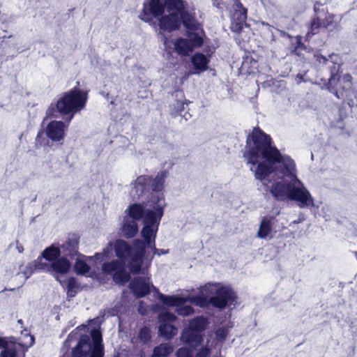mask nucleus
Wrapping results in <instances>:
<instances>
[{
  "label": "nucleus",
  "mask_w": 357,
  "mask_h": 357,
  "mask_svg": "<svg viewBox=\"0 0 357 357\" xmlns=\"http://www.w3.org/2000/svg\"><path fill=\"white\" fill-rule=\"evenodd\" d=\"M17 243V249L18 252L20 253L23 252V251H24L23 246L21 244H18V241Z\"/></svg>",
  "instance_id": "nucleus-53"
},
{
  "label": "nucleus",
  "mask_w": 357,
  "mask_h": 357,
  "mask_svg": "<svg viewBox=\"0 0 357 357\" xmlns=\"http://www.w3.org/2000/svg\"><path fill=\"white\" fill-rule=\"evenodd\" d=\"M7 344V341L5 340L4 339L0 337V348H2L3 347H4V345H6Z\"/></svg>",
  "instance_id": "nucleus-54"
},
{
  "label": "nucleus",
  "mask_w": 357,
  "mask_h": 357,
  "mask_svg": "<svg viewBox=\"0 0 357 357\" xmlns=\"http://www.w3.org/2000/svg\"><path fill=\"white\" fill-rule=\"evenodd\" d=\"M272 217H264L260 222L259 228L257 231V236L260 238H266L272 231Z\"/></svg>",
  "instance_id": "nucleus-28"
},
{
  "label": "nucleus",
  "mask_w": 357,
  "mask_h": 357,
  "mask_svg": "<svg viewBox=\"0 0 357 357\" xmlns=\"http://www.w3.org/2000/svg\"><path fill=\"white\" fill-rule=\"evenodd\" d=\"M215 335L218 340H225L227 336V331L225 328H220L215 331Z\"/></svg>",
  "instance_id": "nucleus-47"
},
{
  "label": "nucleus",
  "mask_w": 357,
  "mask_h": 357,
  "mask_svg": "<svg viewBox=\"0 0 357 357\" xmlns=\"http://www.w3.org/2000/svg\"><path fill=\"white\" fill-rule=\"evenodd\" d=\"M79 82L70 90L61 93L55 102H52L46 110L47 118L68 116L70 123L77 113L83 110L89 98V91L81 89Z\"/></svg>",
  "instance_id": "nucleus-3"
},
{
  "label": "nucleus",
  "mask_w": 357,
  "mask_h": 357,
  "mask_svg": "<svg viewBox=\"0 0 357 357\" xmlns=\"http://www.w3.org/2000/svg\"><path fill=\"white\" fill-rule=\"evenodd\" d=\"M232 2L230 29L232 32L239 34L247 25L248 9L240 0H232Z\"/></svg>",
  "instance_id": "nucleus-11"
},
{
  "label": "nucleus",
  "mask_w": 357,
  "mask_h": 357,
  "mask_svg": "<svg viewBox=\"0 0 357 357\" xmlns=\"http://www.w3.org/2000/svg\"><path fill=\"white\" fill-rule=\"evenodd\" d=\"M158 227L144 225L141 231L144 241L146 242L147 247H154L155 243L156 234Z\"/></svg>",
  "instance_id": "nucleus-21"
},
{
  "label": "nucleus",
  "mask_w": 357,
  "mask_h": 357,
  "mask_svg": "<svg viewBox=\"0 0 357 357\" xmlns=\"http://www.w3.org/2000/svg\"><path fill=\"white\" fill-rule=\"evenodd\" d=\"M165 9L167 11L181 9V0H144L139 18L151 24L153 18L162 15Z\"/></svg>",
  "instance_id": "nucleus-8"
},
{
  "label": "nucleus",
  "mask_w": 357,
  "mask_h": 357,
  "mask_svg": "<svg viewBox=\"0 0 357 357\" xmlns=\"http://www.w3.org/2000/svg\"><path fill=\"white\" fill-rule=\"evenodd\" d=\"M331 54L329 55V56H331ZM314 59L315 61L319 63H324V64H327L328 62H331V58L329 57V59L326 58V56L321 55V54H315L314 55Z\"/></svg>",
  "instance_id": "nucleus-46"
},
{
  "label": "nucleus",
  "mask_w": 357,
  "mask_h": 357,
  "mask_svg": "<svg viewBox=\"0 0 357 357\" xmlns=\"http://www.w3.org/2000/svg\"><path fill=\"white\" fill-rule=\"evenodd\" d=\"M128 215L133 220H140L144 218L146 211L142 204L135 203L132 204L128 207Z\"/></svg>",
  "instance_id": "nucleus-27"
},
{
  "label": "nucleus",
  "mask_w": 357,
  "mask_h": 357,
  "mask_svg": "<svg viewBox=\"0 0 357 357\" xmlns=\"http://www.w3.org/2000/svg\"><path fill=\"white\" fill-rule=\"evenodd\" d=\"M177 357H192V351L186 347H181L176 351Z\"/></svg>",
  "instance_id": "nucleus-45"
},
{
  "label": "nucleus",
  "mask_w": 357,
  "mask_h": 357,
  "mask_svg": "<svg viewBox=\"0 0 357 357\" xmlns=\"http://www.w3.org/2000/svg\"><path fill=\"white\" fill-rule=\"evenodd\" d=\"M135 251L132 246L123 239H116L114 244L116 256L120 259H130L128 268L132 274L141 273L143 259L146 254V243L140 239H135L132 242Z\"/></svg>",
  "instance_id": "nucleus-5"
},
{
  "label": "nucleus",
  "mask_w": 357,
  "mask_h": 357,
  "mask_svg": "<svg viewBox=\"0 0 357 357\" xmlns=\"http://www.w3.org/2000/svg\"><path fill=\"white\" fill-rule=\"evenodd\" d=\"M192 63L195 69L204 71L208 68V59L202 53H195L192 57Z\"/></svg>",
  "instance_id": "nucleus-31"
},
{
  "label": "nucleus",
  "mask_w": 357,
  "mask_h": 357,
  "mask_svg": "<svg viewBox=\"0 0 357 357\" xmlns=\"http://www.w3.org/2000/svg\"><path fill=\"white\" fill-rule=\"evenodd\" d=\"M202 295L193 296L190 298V301L196 306L205 308L211 305V297L208 298L209 295L202 292Z\"/></svg>",
  "instance_id": "nucleus-35"
},
{
  "label": "nucleus",
  "mask_w": 357,
  "mask_h": 357,
  "mask_svg": "<svg viewBox=\"0 0 357 357\" xmlns=\"http://www.w3.org/2000/svg\"><path fill=\"white\" fill-rule=\"evenodd\" d=\"M149 248L153 250V255H157L158 256H160L162 255H165L169 253V250H164V249H158L155 247V243H154V247H149Z\"/></svg>",
  "instance_id": "nucleus-49"
},
{
  "label": "nucleus",
  "mask_w": 357,
  "mask_h": 357,
  "mask_svg": "<svg viewBox=\"0 0 357 357\" xmlns=\"http://www.w3.org/2000/svg\"><path fill=\"white\" fill-rule=\"evenodd\" d=\"M128 259H114L109 262H105L102 266V271L105 274L109 275L116 273L121 266L125 264Z\"/></svg>",
  "instance_id": "nucleus-25"
},
{
  "label": "nucleus",
  "mask_w": 357,
  "mask_h": 357,
  "mask_svg": "<svg viewBox=\"0 0 357 357\" xmlns=\"http://www.w3.org/2000/svg\"><path fill=\"white\" fill-rule=\"evenodd\" d=\"M109 254V249L106 248L103 250V252L102 253H96V257L98 259H102V257H108Z\"/></svg>",
  "instance_id": "nucleus-50"
},
{
  "label": "nucleus",
  "mask_w": 357,
  "mask_h": 357,
  "mask_svg": "<svg viewBox=\"0 0 357 357\" xmlns=\"http://www.w3.org/2000/svg\"><path fill=\"white\" fill-rule=\"evenodd\" d=\"M129 288L136 298L145 297L151 291L149 282L143 277L134 278L130 282Z\"/></svg>",
  "instance_id": "nucleus-16"
},
{
  "label": "nucleus",
  "mask_w": 357,
  "mask_h": 357,
  "mask_svg": "<svg viewBox=\"0 0 357 357\" xmlns=\"http://www.w3.org/2000/svg\"><path fill=\"white\" fill-rule=\"evenodd\" d=\"M176 312L178 314L182 316H189L194 313V308L191 305H181L178 307Z\"/></svg>",
  "instance_id": "nucleus-43"
},
{
  "label": "nucleus",
  "mask_w": 357,
  "mask_h": 357,
  "mask_svg": "<svg viewBox=\"0 0 357 357\" xmlns=\"http://www.w3.org/2000/svg\"><path fill=\"white\" fill-rule=\"evenodd\" d=\"M168 15L159 16L158 26L161 31L172 32L179 29L181 26V20L179 13L176 10L168 11Z\"/></svg>",
  "instance_id": "nucleus-13"
},
{
  "label": "nucleus",
  "mask_w": 357,
  "mask_h": 357,
  "mask_svg": "<svg viewBox=\"0 0 357 357\" xmlns=\"http://www.w3.org/2000/svg\"><path fill=\"white\" fill-rule=\"evenodd\" d=\"M79 289V284L77 282V279L70 277L68 279L66 284V294L68 298H73L76 296Z\"/></svg>",
  "instance_id": "nucleus-36"
},
{
  "label": "nucleus",
  "mask_w": 357,
  "mask_h": 357,
  "mask_svg": "<svg viewBox=\"0 0 357 357\" xmlns=\"http://www.w3.org/2000/svg\"><path fill=\"white\" fill-rule=\"evenodd\" d=\"M66 122H68V121H68V116H66ZM68 123H67V124H66V127H67V126H68Z\"/></svg>",
  "instance_id": "nucleus-55"
},
{
  "label": "nucleus",
  "mask_w": 357,
  "mask_h": 357,
  "mask_svg": "<svg viewBox=\"0 0 357 357\" xmlns=\"http://www.w3.org/2000/svg\"><path fill=\"white\" fill-rule=\"evenodd\" d=\"M80 236L77 234H70L66 241L62 243L59 248L61 255L69 259H73L76 256H79V252Z\"/></svg>",
  "instance_id": "nucleus-14"
},
{
  "label": "nucleus",
  "mask_w": 357,
  "mask_h": 357,
  "mask_svg": "<svg viewBox=\"0 0 357 357\" xmlns=\"http://www.w3.org/2000/svg\"><path fill=\"white\" fill-rule=\"evenodd\" d=\"M210 354V349L206 347H202L195 354V357H206Z\"/></svg>",
  "instance_id": "nucleus-48"
},
{
  "label": "nucleus",
  "mask_w": 357,
  "mask_h": 357,
  "mask_svg": "<svg viewBox=\"0 0 357 357\" xmlns=\"http://www.w3.org/2000/svg\"><path fill=\"white\" fill-rule=\"evenodd\" d=\"M288 36L291 40L289 47L291 54L296 56H300V50L306 49L305 44L303 43V37L301 35H298L295 37H293L290 35H289Z\"/></svg>",
  "instance_id": "nucleus-26"
},
{
  "label": "nucleus",
  "mask_w": 357,
  "mask_h": 357,
  "mask_svg": "<svg viewBox=\"0 0 357 357\" xmlns=\"http://www.w3.org/2000/svg\"><path fill=\"white\" fill-rule=\"evenodd\" d=\"M174 45V49L178 54L186 56L192 52V46L187 38H178Z\"/></svg>",
  "instance_id": "nucleus-24"
},
{
  "label": "nucleus",
  "mask_w": 357,
  "mask_h": 357,
  "mask_svg": "<svg viewBox=\"0 0 357 357\" xmlns=\"http://www.w3.org/2000/svg\"><path fill=\"white\" fill-rule=\"evenodd\" d=\"M243 158L248 165L252 167L256 180L264 181L277 171V165L282 164L287 172L295 167V162L290 156L282 155L274 145L271 136L266 133L258 126L254 127L247 135Z\"/></svg>",
  "instance_id": "nucleus-1"
},
{
  "label": "nucleus",
  "mask_w": 357,
  "mask_h": 357,
  "mask_svg": "<svg viewBox=\"0 0 357 357\" xmlns=\"http://www.w3.org/2000/svg\"><path fill=\"white\" fill-rule=\"evenodd\" d=\"M66 123L62 121H51L46 126L45 135L52 142H59L66 136Z\"/></svg>",
  "instance_id": "nucleus-15"
},
{
  "label": "nucleus",
  "mask_w": 357,
  "mask_h": 357,
  "mask_svg": "<svg viewBox=\"0 0 357 357\" xmlns=\"http://www.w3.org/2000/svg\"><path fill=\"white\" fill-rule=\"evenodd\" d=\"M173 351V347L167 343H162L153 349V357H167Z\"/></svg>",
  "instance_id": "nucleus-33"
},
{
  "label": "nucleus",
  "mask_w": 357,
  "mask_h": 357,
  "mask_svg": "<svg viewBox=\"0 0 357 357\" xmlns=\"http://www.w3.org/2000/svg\"><path fill=\"white\" fill-rule=\"evenodd\" d=\"M177 105H178V107H180V106L181 107V109H178V112L179 113L180 115H182V110H183L184 102L178 101Z\"/></svg>",
  "instance_id": "nucleus-52"
},
{
  "label": "nucleus",
  "mask_w": 357,
  "mask_h": 357,
  "mask_svg": "<svg viewBox=\"0 0 357 357\" xmlns=\"http://www.w3.org/2000/svg\"><path fill=\"white\" fill-rule=\"evenodd\" d=\"M195 31H192V32L188 33L187 36L188 37V41L190 45L192 46V49L193 50L195 47H199L202 46L204 43L203 38L199 36V34Z\"/></svg>",
  "instance_id": "nucleus-38"
},
{
  "label": "nucleus",
  "mask_w": 357,
  "mask_h": 357,
  "mask_svg": "<svg viewBox=\"0 0 357 357\" xmlns=\"http://www.w3.org/2000/svg\"><path fill=\"white\" fill-rule=\"evenodd\" d=\"M138 338L143 344H148L151 339L150 328L147 326L142 327L139 331Z\"/></svg>",
  "instance_id": "nucleus-41"
},
{
  "label": "nucleus",
  "mask_w": 357,
  "mask_h": 357,
  "mask_svg": "<svg viewBox=\"0 0 357 357\" xmlns=\"http://www.w3.org/2000/svg\"><path fill=\"white\" fill-rule=\"evenodd\" d=\"M89 357H103L104 356V347H93Z\"/></svg>",
  "instance_id": "nucleus-44"
},
{
  "label": "nucleus",
  "mask_w": 357,
  "mask_h": 357,
  "mask_svg": "<svg viewBox=\"0 0 357 357\" xmlns=\"http://www.w3.org/2000/svg\"><path fill=\"white\" fill-rule=\"evenodd\" d=\"M158 298L164 305L169 307H178L183 305L185 302V299L184 298L176 296H167L163 294H160Z\"/></svg>",
  "instance_id": "nucleus-23"
},
{
  "label": "nucleus",
  "mask_w": 357,
  "mask_h": 357,
  "mask_svg": "<svg viewBox=\"0 0 357 357\" xmlns=\"http://www.w3.org/2000/svg\"><path fill=\"white\" fill-rule=\"evenodd\" d=\"M138 225L135 221L125 222L121 227V234L126 238H131L137 234Z\"/></svg>",
  "instance_id": "nucleus-29"
},
{
  "label": "nucleus",
  "mask_w": 357,
  "mask_h": 357,
  "mask_svg": "<svg viewBox=\"0 0 357 357\" xmlns=\"http://www.w3.org/2000/svg\"><path fill=\"white\" fill-rule=\"evenodd\" d=\"M213 6L219 9H222L224 1L222 0H211Z\"/></svg>",
  "instance_id": "nucleus-51"
},
{
  "label": "nucleus",
  "mask_w": 357,
  "mask_h": 357,
  "mask_svg": "<svg viewBox=\"0 0 357 357\" xmlns=\"http://www.w3.org/2000/svg\"><path fill=\"white\" fill-rule=\"evenodd\" d=\"M177 319L176 316L171 312H162L158 315V320L160 323H169L172 324Z\"/></svg>",
  "instance_id": "nucleus-40"
},
{
  "label": "nucleus",
  "mask_w": 357,
  "mask_h": 357,
  "mask_svg": "<svg viewBox=\"0 0 357 357\" xmlns=\"http://www.w3.org/2000/svg\"><path fill=\"white\" fill-rule=\"evenodd\" d=\"M201 292L211 296V305L214 308L224 310L231 305L238 304V295L230 287L220 282L207 283L202 287Z\"/></svg>",
  "instance_id": "nucleus-6"
},
{
  "label": "nucleus",
  "mask_w": 357,
  "mask_h": 357,
  "mask_svg": "<svg viewBox=\"0 0 357 357\" xmlns=\"http://www.w3.org/2000/svg\"><path fill=\"white\" fill-rule=\"evenodd\" d=\"M208 324L207 319L204 316H198L192 319L189 323L190 329L202 333L204 331Z\"/></svg>",
  "instance_id": "nucleus-30"
},
{
  "label": "nucleus",
  "mask_w": 357,
  "mask_h": 357,
  "mask_svg": "<svg viewBox=\"0 0 357 357\" xmlns=\"http://www.w3.org/2000/svg\"><path fill=\"white\" fill-rule=\"evenodd\" d=\"M158 332L161 337L167 340H169L178 333V328L172 324L160 323Z\"/></svg>",
  "instance_id": "nucleus-22"
},
{
  "label": "nucleus",
  "mask_w": 357,
  "mask_h": 357,
  "mask_svg": "<svg viewBox=\"0 0 357 357\" xmlns=\"http://www.w3.org/2000/svg\"><path fill=\"white\" fill-rule=\"evenodd\" d=\"M71 268V263L70 259L66 257L60 256L55 261H52L51 264L40 262V261L36 262V271H42L45 272H54V275L57 281L60 282L61 285H63V282L59 280V274L65 275L68 273Z\"/></svg>",
  "instance_id": "nucleus-10"
},
{
  "label": "nucleus",
  "mask_w": 357,
  "mask_h": 357,
  "mask_svg": "<svg viewBox=\"0 0 357 357\" xmlns=\"http://www.w3.org/2000/svg\"><path fill=\"white\" fill-rule=\"evenodd\" d=\"M61 255V251L59 246L56 245L55 244H52L51 245L47 247L40 254V255L33 262L32 267L34 270H36V262L40 261V262H43V259L46 261L52 263V261H55Z\"/></svg>",
  "instance_id": "nucleus-20"
},
{
  "label": "nucleus",
  "mask_w": 357,
  "mask_h": 357,
  "mask_svg": "<svg viewBox=\"0 0 357 357\" xmlns=\"http://www.w3.org/2000/svg\"><path fill=\"white\" fill-rule=\"evenodd\" d=\"M332 65L329 66L330 77L325 80L326 89L337 98L342 100L343 105L350 107L357 105V91L353 89V77L349 73L341 75L342 63L337 54L330 56Z\"/></svg>",
  "instance_id": "nucleus-2"
},
{
  "label": "nucleus",
  "mask_w": 357,
  "mask_h": 357,
  "mask_svg": "<svg viewBox=\"0 0 357 357\" xmlns=\"http://www.w3.org/2000/svg\"><path fill=\"white\" fill-rule=\"evenodd\" d=\"M91 343L93 347H104L102 344V338L101 332L99 330L93 329L91 331Z\"/></svg>",
  "instance_id": "nucleus-42"
},
{
  "label": "nucleus",
  "mask_w": 357,
  "mask_h": 357,
  "mask_svg": "<svg viewBox=\"0 0 357 357\" xmlns=\"http://www.w3.org/2000/svg\"><path fill=\"white\" fill-rule=\"evenodd\" d=\"M45 132L43 130H40L36 137V147H46L50 146V140L47 139V136H45Z\"/></svg>",
  "instance_id": "nucleus-39"
},
{
  "label": "nucleus",
  "mask_w": 357,
  "mask_h": 357,
  "mask_svg": "<svg viewBox=\"0 0 357 357\" xmlns=\"http://www.w3.org/2000/svg\"><path fill=\"white\" fill-rule=\"evenodd\" d=\"M92 347L91 337L87 335H82L76 347L72 350V357H86Z\"/></svg>",
  "instance_id": "nucleus-17"
},
{
  "label": "nucleus",
  "mask_w": 357,
  "mask_h": 357,
  "mask_svg": "<svg viewBox=\"0 0 357 357\" xmlns=\"http://www.w3.org/2000/svg\"><path fill=\"white\" fill-rule=\"evenodd\" d=\"M167 172L161 171L155 178L148 175L139 176L134 182V187L131 194L134 197L139 199L150 190L154 192H160L163 190Z\"/></svg>",
  "instance_id": "nucleus-9"
},
{
  "label": "nucleus",
  "mask_w": 357,
  "mask_h": 357,
  "mask_svg": "<svg viewBox=\"0 0 357 357\" xmlns=\"http://www.w3.org/2000/svg\"><path fill=\"white\" fill-rule=\"evenodd\" d=\"M324 3L316 1L314 3L313 10L314 15L311 18L307 26V32L305 35L306 40H310L312 36L318 34L321 29H336L338 23L336 21V15L328 11L327 7L323 8Z\"/></svg>",
  "instance_id": "nucleus-7"
},
{
  "label": "nucleus",
  "mask_w": 357,
  "mask_h": 357,
  "mask_svg": "<svg viewBox=\"0 0 357 357\" xmlns=\"http://www.w3.org/2000/svg\"><path fill=\"white\" fill-rule=\"evenodd\" d=\"M177 11L179 13L181 23H182L188 30L197 31L199 29L200 24L195 17L185 10V1L183 0H181V9Z\"/></svg>",
  "instance_id": "nucleus-19"
},
{
  "label": "nucleus",
  "mask_w": 357,
  "mask_h": 357,
  "mask_svg": "<svg viewBox=\"0 0 357 357\" xmlns=\"http://www.w3.org/2000/svg\"><path fill=\"white\" fill-rule=\"evenodd\" d=\"M90 269L89 265L82 259H77L74 264V270L77 275H84L89 272Z\"/></svg>",
  "instance_id": "nucleus-37"
},
{
  "label": "nucleus",
  "mask_w": 357,
  "mask_h": 357,
  "mask_svg": "<svg viewBox=\"0 0 357 357\" xmlns=\"http://www.w3.org/2000/svg\"><path fill=\"white\" fill-rule=\"evenodd\" d=\"M181 340L192 349H196L202 344L204 337L202 333L185 328L181 333Z\"/></svg>",
  "instance_id": "nucleus-18"
},
{
  "label": "nucleus",
  "mask_w": 357,
  "mask_h": 357,
  "mask_svg": "<svg viewBox=\"0 0 357 357\" xmlns=\"http://www.w3.org/2000/svg\"><path fill=\"white\" fill-rule=\"evenodd\" d=\"M22 345L20 343H14L11 345L8 344L7 342V344L4 345L2 347V351L1 352V357H17L19 348Z\"/></svg>",
  "instance_id": "nucleus-34"
},
{
  "label": "nucleus",
  "mask_w": 357,
  "mask_h": 357,
  "mask_svg": "<svg viewBox=\"0 0 357 357\" xmlns=\"http://www.w3.org/2000/svg\"><path fill=\"white\" fill-rule=\"evenodd\" d=\"M164 202L163 194L157 197H153L152 202L154 203L153 210H146L143 218L144 224L146 225L159 227L161 219L164 215V208L165 204H162L161 201Z\"/></svg>",
  "instance_id": "nucleus-12"
},
{
  "label": "nucleus",
  "mask_w": 357,
  "mask_h": 357,
  "mask_svg": "<svg viewBox=\"0 0 357 357\" xmlns=\"http://www.w3.org/2000/svg\"><path fill=\"white\" fill-rule=\"evenodd\" d=\"M290 179L275 182L270 193L277 201L289 199L299 203L301 208L312 207L314 202L312 196L296 175L291 174Z\"/></svg>",
  "instance_id": "nucleus-4"
},
{
  "label": "nucleus",
  "mask_w": 357,
  "mask_h": 357,
  "mask_svg": "<svg viewBox=\"0 0 357 357\" xmlns=\"http://www.w3.org/2000/svg\"><path fill=\"white\" fill-rule=\"evenodd\" d=\"M113 280L116 283L121 284H123L130 280V275L126 271V264L113 274Z\"/></svg>",
  "instance_id": "nucleus-32"
}]
</instances>
